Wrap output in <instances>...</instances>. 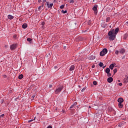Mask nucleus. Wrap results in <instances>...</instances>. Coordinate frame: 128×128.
<instances>
[{
	"mask_svg": "<svg viewBox=\"0 0 128 128\" xmlns=\"http://www.w3.org/2000/svg\"><path fill=\"white\" fill-rule=\"evenodd\" d=\"M93 84H94V86H96V84H98V82H96V81L94 80L93 82Z\"/></svg>",
	"mask_w": 128,
	"mask_h": 128,
	"instance_id": "25",
	"label": "nucleus"
},
{
	"mask_svg": "<svg viewBox=\"0 0 128 128\" xmlns=\"http://www.w3.org/2000/svg\"><path fill=\"white\" fill-rule=\"evenodd\" d=\"M102 28H106V26H108V24H106V22H103L102 24Z\"/></svg>",
	"mask_w": 128,
	"mask_h": 128,
	"instance_id": "10",
	"label": "nucleus"
},
{
	"mask_svg": "<svg viewBox=\"0 0 128 128\" xmlns=\"http://www.w3.org/2000/svg\"><path fill=\"white\" fill-rule=\"evenodd\" d=\"M38 10H42V6H40L38 8Z\"/></svg>",
	"mask_w": 128,
	"mask_h": 128,
	"instance_id": "31",
	"label": "nucleus"
},
{
	"mask_svg": "<svg viewBox=\"0 0 128 128\" xmlns=\"http://www.w3.org/2000/svg\"><path fill=\"white\" fill-rule=\"evenodd\" d=\"M8 18L9 19V20H13L14 18V16L10 15V14H9L8 16Z\"/></svg>",
	"mask_w": 128,
	"mask_h": 128,
	"instance_id": "13",
	"label": "nucleus"
},
{
	"mask_svg": "<svg viewBox=\"0 0 128 128\" xmlns=\"http://www.w3.org/2000/svg\"><path fill=\"white\" fill-rule=\"evenodd\" d=\"M47 128H52V127L50 126H48Z\"/></svg>",
	"mask_w": 128,
	"mask_h": 128,
	"instance_id": "42",
	"label": "nucleus"
},
{
	"mask_svg": "<svg viewBox=\"0 0 128 128\" xmlns=\"http://www.w3.org/2000/svg\"><path fill=\"white\" fill-rule=\"evenodd\" d=\"M114 64H110V70H114Z\"/></svg>",
	"mask_w": 128,
	"mask_h": 128,
	"instance_id": "14",
	"label": "nucleus"
},
{
	"mask_svg": "<svg viewBox=\"0 0 128 128\" xmlns=\"http://www.w3.org/2000/svg\"><path fill=\"white\" fill-rule=\"evenodd\" d=\"M120 52V51L116 50L115 52L116 54H118V53Z\"/></svg>",
	"mask_w": 128,
	"mask_h": 128,
	"instance_id": "29",
	"label": "nucleus"
},
{
	"mask_svg": "<svg viewBox=\"0 0 128 128\" xmlns=\"http://www.w3.org/2000/svg\"><path fill=\"white\" fill-rule=\"evenodd\" d=\"M3 116H4V114H2L0 116V118H2Z\"/></svg>",
	"mask_w": 128,
	"mask_h": 128,
	"instance_id": "37",
	"label": "nucleus"
},
{
	"mask_svg": "<svg viewBox=\"0 0 128 128\" xmlns=\"http://www.w3.org/2000/svg\"><path fill=\"white\" fill-rule=\"evenodd\" d=\"M107 80H108V82L110 84V82H112V80H114V78H112V77H110V78H108Z\"/></svg>",
	"mask_w": 128,
	"mask_h": 128,
	"instance_id": "8",
	"label": "nucleus"
},
{
	"mask_svg": "<svg viewBox=\"0 0 128 128\" xmlns=\"http://www.w3.org/2000/svg\"><path fill=\"white\" fill-rule=\"evenodd\" d=\"M16 36H17L16 34H14V36H13L14 38H16Z\"/></svg>",
	"mask_w": 128,
	"mask_h": 128,
	"instance_id": "34",
	"label": "nucleus"
},
{
	"mask_svg": "<svg viewBox=\"0 0 128 128\" xmlns=\"http://www.w3.org/2000/svg\"><path fill=\"white\" fill-rule=\"evenodd\" d=\"M61 12L62 14H66V12H68V11H66V10L65 11L64 10H62Z\"/></svg>",
	"mask_w": 128,
	"mask_h": 128,
	"instance_id": "24",
	"label": "nucleus"
},
{
	"mask_svg": "<svg viewBox=\"0 0 128 128\" xmlns=\"http://www.w3.org/2000/svg\"><path fill=\"white\" fill-rule=\"evenodd\" d=\"M94 58H96V56L94 55H92L91 56H90L88 57V60H94Z\"/></svg>",
	"mask_w": 128,
	"mask_h": 128,
	"instance_id": "9",
	"label": "nucleus"
},
{
	"mask_svg": "<svg viewBox=\"0 0 128 128\" xmlns=\"http://www.w3.org/2000/svg\"><path fill=\"white\" fill-rule=\"evenodd\" d=\"M120 31V28H117L114 30V28L112 29L108 32V36H109L110 40H114V38H116V34Z\"/></svg>",
	"mask_w": 128,
	"mask_h": 128,
	"instance_id": "1",
	"label": "nucleus"
},
{
	"mask_svg": "<svg viewBox=\"0 0 128 128\" xmlns=\"http://www.w3.org/2000/svg\"><path fill=\"white\" fill-rule=\"evenodd\" d=\"M74 104H72L70 106V108H74Z\"/></svg>",
	"mask_w": 128,
	"mask_h": 128,
	"instance_id": "36",
	"label": "nucleus"
},
{
	"mask_svg": "<svg viewBox=\"0 0 128 128\" xmlns=\"http://www.w3.org/2000/svg\"><path fill=\"white\" fill-rule=\"evenodd\" d=\"M116 72H118V70L116 68L114 70V74Z\"/></svg>",
	"mask_w": 128,
	"mask_h": 128,
	"instance_id": "27",
	"label": "nucleus"
},
{
	"mask_svg": "<svg viewBox=\"0 0 128 128\" xmlns=\"http://www.w3.org/2000/svg\"><path fill=\"white\" fill-rule=\"evenodd\" d=\"M92 10H94L95 14H98V5H94L92 8Z\"/></svg>",
	"mask_w": 128,
	"mask_h": 128,
	"instance_id": "5",
	"label": "nucleus"
},
{
	"mask_svg": "<svg viewBox=\"0 0 128 128\" xmlns=\"http://www.w3.org/2000/svg\"><path fill=\"white\" fill-rule=\"evenodd\" d=\"M22 28H28V24H24L22 26Z\"/></svg>",
	"mask_w": 128,
	"mask_h": 128,
	"instance_id": "12",
	"label": "nucleus"
},
{
	"mask_svg": "<svg viewBox=\"0 0 128 128\" xmlns=\"http://www.w3.org/2000/svg\"><path fill=\"white\" fill-rule=\"evenodd\" d=\"M34 120H28V122H32Z\"/></svg>",
	"mask_w": 128,
	"mask_h": 128,
	"instance_id": "40",
	"label": "nucleus"
},
{
	"mask_svg": "<svg viewBox=\"0 0 128 128\" xmlns=\"http://www.w3.org/2000/svg\"><path fill=\"white\" fill-rule=\"evenodd\" d=\"M98 66H100V68H102V66H104V63L102 62H100Z\"/></svg>",
	"mask_w": 128,
	"mask_h": 128,
	"instance_id": "21",
	"label": "nucleus"
},
{
	"mask_svg": "<svg viewBox=\"0 0 128 128\" xmlns=\"http://www.w3.org/2000/svg\"><path fill=\"white\" fill-rule=\"evenodd\" d=\"M118 82H120V80H118Z\"/></svg>",
	"mask_w": 128,
	"mask_h": 128,
	"instance_id": "48",
	"label": "nucleus"
},
{
	"mask_svg": "<svg viewBox=\"0 0 128 128\" xmlns=\"http://www.w3.org/2000/svg\"><path fill=\"white\" fill-rule=\"evenodd\" d=\"M127 78H128V76Z\"/></svg>",
	"mask_w": 128,
	"mask_h": 128,
	"instance_id": "57",
	"label": "nucleus"
},
{
	"mask_svg": "<svg viewBox=\"0 0 128 128\" xmlns=\"http://www.w3.org/2000/svg\"><path fill=\"white\" fill-rule=\"evenodd\" d=\"M86 87H84L82 90V92H84V90H86Z\"/></svg>",
	"mask_w": 128,
	"mask_h": 128,
	"instance_id": "28",
	"label": "nucleus"
},
{
	"mask_svg": "<svg viewBox=\"0 0 128 128\" xmlns=\"http://www.w3.org/2000/svg\"><path fill=\"white\" fill-rule=\"evenodd\" d=\"M110 20V17H108L106 18V22H108Z\"/></svg>",
	"mask_w": 128,
	"mask_h": 128,
	"instance_id": "20",
	"label": "nucleus"
},
{
	"mask_svg": "<svg viewBox=\"0 0 128 128\" xmlns=\"http://www.w3.org/2000/svg\"><path fill=\"white\" fill-rule=\"evenodd\" d=\"M95 66H96L93 65V66H92V68H94Z\"/></svg>",
	"mask_w": 128,
	"mask_h": 128,
	"instance_id": "45",
	"label": "nucleus"
},
{
	"mask_svg": "<svg viewBox=\"0 0 128 128\" xmlns=\"http://www.w3.org/2000/svg\"><path fill=\"white\" fill-rule=\"evenodd\" d=\"M34 98H36V95H35V94L32 95V98H33V100H34Z\"/></svg>",
	"mask_w": 128,
	"mask_h": 128,
	"instance_id": "33",
	"label": "nucleus"
},
{
	"mask_svg": "<svg viewBox=\"0 0 128 128\" xmlns=\"http://www.w3.org/2000/svg\"><path fill=\"white\" fill-rule=\"evenodd\" d=\"M74 68H75L74 66L72 65L70 68V71L74 70Z\"/></svg>",
	"mask_w": 128,
	"mask_h": 128,
	"instance_id": "16",
	"label": "nucleus"
},
{
	"mask_svg": "<svg viewBox=\"0 0 128 128\" xmlns=\"http://www.w3.org/2000/svg\"><path fill=\"white\" fill-rule=\"evenodd\" d=\"M126 24H128V22H126Z\"/></svg>",
	"mask_w": 128,
	"mask_h": 128,
	"instance_id": "51",
	"label": "nucleus"
},
{
	"mask_svg": "<svg viewBox=\"0 0 128 128\" xmlns=\"http://www.w3.org/2000/svg\"><path fill=\"white\" fill-rule=\"evenodd\" d=\"M18 48V44H12L10 46V48L12 50H16Z\"/></svg>",
	"mask_w": 128,
	"mask_h": 128,
	"instance_id": "6",
	"label": "nucleus"
},
{
	"mask_svg": "<svg viewBox=\"0 0 128 128\" xmlns=\"http://www.w3.org/2000/svg\"><path fill=\"white\" fill-rule=\"evenodd\" d=\"M60 8H61V10H62L64 8V5L62 4L60 6Z\"/></svg>",
	"mask_w": 128,
	"mask_h": 128,
	"instance_id": "26",
	"label": "nucleus"
},
{
	"mask_svg": "<svg viewBox=\"0 0 128 128\" xmlns=\"http://www.w3.org/2000/svg\"><path fill=\"white\" fill-rule=\"evenodd\" d=\"M36 120V118H34V120Z\"/></svg>",
	"mask_w": 128,
	"mask_h": 128,
	"instance_id": "56",
	"label": "nucleus"
},
{
	"mask_svg": "<svg viewBox=\"0 0 128 128\" xmlns=\"http://www.w3.org/2000/svg\"><path fill=\"white\" fill-rule=\"evenodd\" d=\"M106 54H108V49L104 48L100 52V56H104Z\"/></svg>",
	"mask_w": 128,
	"mask_h": 128,
	"instance_id": "3",
	"label": "nucleus"
},
{
	"mask_svg": "<svg viewBox=\"0 0 128 128\" xmlns=\"http://www.w3.org/2000/svg\"><path fill=\"white\" fill-rule=\"evenodd\" d=\"M18 98H16V100H18Z\"/></svg>",
	"mask_w": 128,
	"mask_h": 128,
	"instance_id": "55",
	"label": "nucleus"
},
{
	"mask_svg": "<svg viewBox=\"0 0 128 128\" xmlns=\"http://www.w3.org/2000/svg\"><path fill=\"white\" fill-rule=\"evenodd\" d=\"M4 76H6V75H4Z\"/></svg>",
	"mask_w": 128,
	"mask_h": 128,
	"instance_id": "53",
	"label": "nucleus"
},
{
	"mask_svg": "<svg viewBox=\"0 0 128 128\" xmlns=\"http://www.w3.org/2000/svg\"><path fill=\"white\" fill-rule=\"evenodd\" d=\"M110 72V68H107L105 70V72H106V74Z\"/></svg>",
	"mask_w": 128,
	"mask_h": 128,
	"instance_id": "17",
	"label": "nucleus"
},
{
	"mask_svg": "<svg viewBox=\"0 0 128 128\" xmlns=\"http://www.w3.org/2000/svg\"><path fill=\"white\" fill-rule=\"evenodd\" d=\"M86 78H88V76H86Z\"/></svg>",
	"mask_w": 128,
	"mask_h": 128,
	"instance_id": "47",
	"label": "nucleus"
},
{
	"mask_svg": "<svg viewBox=\"0 0 128 128\" xmlns=\"http://www.w3.org/2000/svg\"><path fill=\"white\" fill-rule=\"evenodd\" d=\"M38 2H42V0H38Z\"/></svg>",
	"mask_w": 128,
	"mask_h": 128,
	"instance_id": "43",
	"label": "nucleus"
},
{
	"mask_svg": "<svg viewBox=\"0 0 128 128\" xmlns=\"http://www.w3.org/2000/svg\"><path fill=\"white\" fill-rule=\"evenodd\" d=\"M74 0H70V4H74Z\"/></svg>",
	"mask_w": 128,
	"mask_h": 128,
	"instance_id": "30",
	"label": "nucleus"
},
{
	"mask_svg": "<svg viewBox=\"0 0 128 128\" xmlns=\"http://www.w3.org/2000/svg\"><path fill=\"white\" fill-rule=\"evenodd\" d=\"M64 88V86H60L59 87H58L55 90L54 92L56 94H60Z\"/></svg>",
	"mask_w": 128,
	"mask_h": 128,
	"instance_id": "2",
	"label": "nucleus"
},
{
	"mask_svg": "<svg viewBox=\"0 0 128 128\" xmlns=\"http://www.w3.org/2000/svg\"><path fill=\"white\" fill-rule=\"evenodd\" d=\"M54 68L56 70V69L58 68V66H55Z\"/></svg>",
	"mask_w": 128,
	"mask_h": 128,
	"instance_id": "46",
	"label": "nucleus"
},
{
	"mask_svg": "<svg viewBox=\"0 0 128 128\" xmlns=\"http://www.w3.org/2000/svg\"><path fill=\"white\" fill-rule=\"evenodd\" d=\"M122 102L121 103H118V106L120 108H122V107L124 106V105L122 104Z\"/></svg>",
	"mask_w": 128,
	"mask_h": 128,
	"instance_id": "15",
	"label": "nucleus"
},
{
	"mask_svg": "<svg viewBox=\"0 0 128 128\" xmlns=\"http://www.w3.org/2000/svg\"><path fill=\"white\" fill-rule=\"evenodd\" d=\"M128 38V34H124V40H126Z\"/></svg>",
	"mask_w": 128,
	"mask_h": 128,
	"instance_id": "18",
	"label": "nucleus"
},
{
	"mask_svg": "<svg viewBox=\"0 0 128 128\" xmlns=\"http://www.w3.org/2000/svg\"><path fill=\"white\" fill-rule=\"evenodd\" d=\"M46 6H47L48 8H52V6H54V4H50L49 2H46Z\"/></svg>",
	"mask_w": 128,
	"mask_h": 128,
	"instance_id": "4",
	"label": "nucleus"
},
{
	"mask_svg": "<svg viewBox=\"0 0 128 128\" xmlns=\"http://www.w3.org/2000/svg\"><path fill=\"white\" fill-rule=\"evenodd\" d=\"M110 28H112V26H110Z\"/></svg>",
	"mask_w": 128,
	"mask_h": 128,
	"instance_id": "49",
	"label": "nucleus"
},
{
	"mask_svg": "<svg viewBox=\"0 0 128 128\" xmlns=\"http://www.w3.org/2000/svg\"><path fill=\"white\" fill-rule=\"evenodd\" d=\"M27 40H28V42H32V39L30 38H28Z\"/></svg>",
	"mask_w": 128,
	"mask_h": 128,
	"instance_id": "22",
	"label": "nucleus"
},
{
	"mask_svg": "<svg viewBox=\"0 0 128 128\" xmlns=\"http://www.w3.org/2000/svg\"><path fill=\"white\" fill-rule=\"evenodd\" d=\"M44 3L42 2V4H41V8H44Z\"/></svg>",
	"mask_w": 128,
	"mask_h": 128,
	"instance_id": "32",
	"label": "nucleus"
},
{
	"mask_svg": "<svg viewBox=\"0 0 128 128\" xmlns=\"http://www.w3.org/2000/svg\"><path fill=\"white\" fill-rule=\"evenodd\" d=\"M4 102V100H2V104Z\"/></svg>",
	"mask_w": 128,
	"mask_h": 128,
	"instance_id": "50",
	"label": "nucleus"
},
{
	"mask_svg": "<svg viewBox=\"0 0 128 128\" xmlns=\"http://www.w3.org/2000/svg\"><path fill=\"white\" fill-rule=\"evenodd\" d=\"M125 82H128V78H125Z\"/></svg>",
	"mask_w": 128,
	"mask_h": 128,
	"instance_id": "35",
	"label": "nucleus"
},
{
	"mask_svg": "<svg viewBox=\"0 0 128 128\" xmlns=\"http://www.w3.org/2000/svg\"><path fill=\"white\" fill-rule=\"evenodd\" d=\"M119 52L121 54H124L126 52V49L124 48H122L120 50Z\"/></svg>",
	"mask_w": 128,
	"mask_h": 128,
	"instance_id": "7",
	"label": "nucleus"
},
{
	"mask_svg": "<svg viewBox=\"0 0 128 128\" xmlns=\"http://www.w3.org/2000/svg\"><path fill=\"white\" fill-rule=\"evenodd\" d=\"M42 2H43L44 4L46 2V0H43Z\"/></svg>",
	"mask_w": 128,
	"mask_h": 128,
	"instance_id": "38",
	"label": "nucleus"
},
{
	"mask_svg": "<svg viewBox=\"0 0 128 128\" xmlns=\"http://www.w3.org/2000/svg\"><path fill=\"white\" fill-rule=\"evenodd\" d=\"M4 76H6V75H4Z\"/></svg>",
	"mask_w": 128,
	"mask_h": 128,
	"instance_id": "54",
	"label": "nucleus"
},
{
	"mask_svg": "<svg viewBox=\"0 0 128 128\" xmlns=\"http://www.w3.org/2000/svg\"><path fill=\"white\" fill-rule=\"evenodd\" d=\"M126 56H123V57L122 58V59L124 60V58H125Z\"/></svg>",
	"mask_w": 128,
	"mask_h": 128,
	"instance_id": "44",
	"label": "nucleus"
},
{
	"mask_svg": "<svg viewBox=\"0 0 128 128\" xmlns=\"http://www.w3.org/2000/svg\"><path fill=\"white\" fill-rule=\"evenodd\" d=\"M105 66H106L103 67V68H104V67H105Z\"/></svg>",
	"mask_w": 128,
	"mask_h": 128,
	"instance_id": "52",
	"label": "nucleus"
},
{
	"mask_svg": "<svg viewBox=\"0 0 128 128\" xmlns=\"http://www.w3.org/2000/svg\"><path fill=\"white\" fill-rule=\"evenodd\" d=\"M119 86H122V83H119Z\"/></svg>",
	"mask_w": 128,
	"mask_h": 128,
	"instance_id": "39",
	"label": "nucleus"
},
{
	"mask_svg": "<svg viewBox=\"0 0 128 128\" xmlns=\"http://www.w3.org/2000/svg\"><path fill=\"white\" fill-rule=\"evenodd\" d=\"M49 88H52V85L50 84L49 85Z\"/></svg>",
	"mask_w": 128,
	"mask_h": 128,
	"instance_id": "41",
	"label": "nucleus"
},
{
	"mask_svg": "<svg viewBox=\"0 0 128 128\" xmlns=\"http://www.w3.org/2000/svg\"><path fill=\"white\" fill-rule=\"evenodd\" d=\"M118 102L119 103L124 102V98H118Z\"/></svg>",
	"mask_w": 128,
	"mask_h": 128,
	"instance_id": "11",
	"label": "nucleus"
},
{
	"mask_svg": "<svg viewBox=\"0 0 128 128\" xmlns=\"http://www.w3.org/2000/svg\"><path fill=\"white\" fill-rule=\"evenodd\" d=\"M22 78H24V75L22 74H21L18 76L19 80H22Z\"/></svg>",
	"mask_w": 128,
	"mask_h": 128,
	"instance_id": "19",
	"label": "nucleus"
},
{
	"mask_svg": "<svg viewBox=\"0 0 128 128\" xmlns=\"http://www.w3.org/2000/svg\"><path fill=\"white\" fill-rule=\"evenodd\" d=\"M107 74V76H112V74L110 72H108V73H106Z\"/></svg>",
	"mask_w": 128,
	"mask_h": 128,
	"instance_id": "23",
	"label": "nucleus"
}]
</instances>
